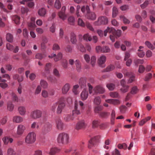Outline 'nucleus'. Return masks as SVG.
<instances>
[{"mask_svg": "<svg viewBox=\"0 0 155 155\" xmlns=\"http://www.w3.org/2000/svg\"><path fill=\"white\" fill-rule=\"evenodd\" d=\"M70 137L69 135L65 133L59 134L57 137V142L60 144L66 145L69 142Z\"/></svg>", "mask_w": 155, "mask_h": 155, "instance_id": "obj_1", "label": "nucleus"}, {"mask_svg": "<svg viewBox=\"0 0 155 155\" xmlns=\"http://www.w3.org/2000/svg\"><path fill=\"white\" fill-rule=\"evenodd\" d=\"M107 33H111L116 38H118L121 35V31L118 30H116L114 28L112 27H107V28L104 31V35L106 36Z\"/></svg>", "mask_w": 155, "mask_h": 155, "instance_id": "obj_2", "label": "nucleus"}, {"mask_svg": "<svg viewBox=\"0 0 155 155\" xmlns=\"http://www.w3.org/2000/svg\"><path fill=\"white\" fill-rule=\"evenodd\" d=\"M36 134L34 132L29 133L25 138V142L27 144H32L36 140Z\"/></svg>", "mask_w": 155, "mask_h": 155, "instance_id": "obj_3", "label": "nucleus"}, {"mask_svg": "<svg viewBox=\"0 0 155 155\" xmlns=\"http://www.w3.org/2000/svg\"><path fill=\"white\" fill-rule=\"evenodd\" d=\"M65 98L62 97L58 101V105L56 113L58 114H60L62 112V110L65 106L64 102Z\"/></svg>", "mask_w": 155, "mask_h": 155, "instance_id": "obj_4", "label": "nucleus"}, {"mask_svg": "<svg viewBox=\"0 0 155 155\" xmlns=\"http://www.w3.org/2000/svg\"><path fill=\"white\" fill-rule=\"evenodd\" d=\"M86 14L85 16L88 19L91 20H94L96 18V14L93 12L90 11L89 7L88 5L86 6Z\"/></svg>", "mask_w": 155, "mask_h": 155, "instance_id": "obj_5", "label": "nucleus"}, {"mask_svg": "<svg viewBox=\"0 0 155 155\" xmlns=\"http://www.w3.org/2000/svg\"><path fill=\"white\" fill-rule=\"evenodd\" d=\"M42 116V111L38 109H36L32 111L30 114V117L33 119H39Z\"/></svg>", "mask_w": 155, "mask_h": 155, "instance_id": "obj_6", "label": "nucleus"}, {"mask_svg": "<svg viewBox=\"0 0 155 155\" xmlns=\"http://www.w3.org/2000/svg\"><path fill=\"white\" fill-rule=\"evenodd\" d=\"M108 19L106 17L100 16L98 18L97 21L94 22V24L96 26L106 25L108 23Z\"/></svg>", "mask_w": 155, "mask_h": 155, "instance_id": "obj_7", "label": "nucleus"}, {"mask_svg": "<svg viewBox=\"0 0 155 155\" xmlns=\"http://www.w3.org/2000/svg\"><path fill=\"white\" fill-rule=\"evenodd\" d=\"M52 125L49 122L46 123L41 129V134L45 135L50 131L51 129Z\"/></svg>", "mask_w": 155, "mask_h": 155, "instance_id": "obj_8", "label": "nucleus"}, {"mask_svg": "<svg viewBox=\"0 0 155 155\" xmlns=\"http://www.w3.org/2000/svg\"><path fill=\"white\" fill-rule=\"evenodd\" d=\"M99 137L96 136L91 139L89 141L88 147L89 148H91L93 146H95L98 142Z\"/></svg>", "mask_w": 155, "mask_h": 155, "instance_id": "obj_9", "label": "nucleus"}, {"mask_svg": "<svg viewBox=\"0 0 155 155\" xmlns=\"http://www.w3.org/2000/svg\"><path fill=\"white\" fill-rule=\"evenodd\" d=\"M124 75L129 77L127 81L128 84L131 83L135 80V75L131 72H126L124 74Z\"/></svg>", "mask_w": 155, "mask_h": 155, "instance_id": "obj_10", "label": "nucleus"}, {"mask_svg": "<svg viewBox=\"0 0 155 155\" xmlns=\"http://www.w3.org/2000/svg\"><path fill=\"white\" fill-rule=\"evenodd\" d=\"M93 90L94 93V94H102L104 93L105 91L104 89L100 85L96 86L94 88Z\"/></svg>", "mask_w": 155, "mask_h": 155, "instance_id": "obj_11", "label": "nucleus"}, {"mask_svg": "<svg viewBox=\"0 0 155 155\" xmlns=\"http://www.w3.org/2000/svg\"><path fill=\"white\" fill-rule=\"evenodd\" d=\"M26 127L25 125L22 124L18 125L17 127V134L18 135H22L26 130Z\"/></svg>", "mask_w": 155, "mask_h": 155, "instance_id": "obj_12", "label": "nucleus"}, {"mask_svg": "<svg viewBox=\"0 0 155 155\" xmlns=\"http://www.w3.org/2000/svg\"><path fill=\"white\" fill-rule=\"evenodd\" d=\"M55 123L57 129L60 130H62L64 127V124L61 119L59 118L57 119L56 120Z\"/></svg>", "mask_w": 155, "mask_h": 155, "instance_id": "obj_13", "label": "nucleus"}, {"mask_svg": "<svg viewBox=\"0 0 155 155\" xmlns=\"http://www.w3.org/2000/svg\"><path fill=\"white\" fill-rule=\"evenodd\" d=\"M86 126V124L84 120H82L78 122L76 124V129L79 130L82 129L84 128Z\"/></svg>", "mask_w": 155, "mask_h": 155, "instance_id": "obj_14", "label": "nucleus"}, {"mask_svg": "<svg viewBox=\"0 0 155 155\" xmlns=\"http://www.w3.org/2000/svg\"><path fill=\"white\" fill-rule=\"evenodd\" d=\"M106 57L104 55H102L98 58V63L101 67H104V66L102 65L105 63L106 61Z\"/></svg>", "mask_w": 155, "mask_h": 155, "instance_id": "obj_15", "label": "nucleus"}, {"mask_svg": "<svg viewBox=\"0 0 155 155\" xmlns=\"http://www.w3.org/2000/svg\"><path fill=\"white\" fill-rule=\"evenodd\" d=\"M81 113L79 109V107H78V105L76 103L74 106V109L72 111V116L74 117L79 115Z\"/></svg>", "mask_w": 155, "mask_h": 155, "instance_id": "obj_16", "label": "nucleus"}, {"mask_svg": "<svg viewBox=\"0 0 155 155\" xmlns=\"http://www.w3.org/2000/svg\"><path fill=\"white\" fill-rule=\"evenodd\" d=\"M88 95V92L85 90H83L81 94V99L83 101L86 100L87 98Z\"/></svg>", "mask_w": 155, "mask_h": 155, "instance_id": "obj_17", "label": "nucleus"}, {"mask_svg": "<svg viewBox=\"0 0 155 155\" xmlns=\"http://www.w3.org/2000/svg\"><path fill=\"white\" fill-rule=\"evenodd\" d=\"M23 121V118L19 116H15L13 117V121L16 123H19L22 122Z\"/></svg>", "mask_w": 155, "mask_h": 155, "instance_id": "obj_18", "label": "nucleus"}, {"mask_svg": "<svg viewBox=\"0 0 155 155\" xmlns=\"http://www.w3.org/2000/svg\"><path fill=\"white\" fill-rule=\"evenodd\" d=\"M18 110L19 114L22 116L25 115L26 113V108L24 106H19L18 108Z\"/></svg>", "mask_w": 155, "mask_h": 155, "instance_id": "obj_19", "label": "nucleus"}, {"mask_svg": "<svg viewBox=\"0 0 155 155\" xmlns=\"http://www.w3.org/2000/svg\"><path fill=\"white\" fill-rule=\"evenodd\" d=\"M60 151V149L57 147H52L50 150L49 154L50 155H55Z\"/></svg>", "mask_w": 155, "mask_h": 155, "instance_id": "obj_20", "label": "nucleus"}, {"mask_svg": "<svg viewBox=\"0 0 155 155\" xmlns=\"http://www.w3.org/2000/svg\"><path fill=\"white\" fill-rule=\"evenodd\" d=\"M70 86L68 84H65L62 87V93L63 94H66L69 90Z\"/></svg>", "mask_w": 155, "mask_h": 155, "instance_id": "obj_21", "label": "nucleus"}, {"mask_svg": "<svg viewBox=\"0 0 155 155\" xmlns=\"http://www.w3.org/2000/svg\"><path fill=\"white\" fill-rule=\"evenodd\" d=\"M70 41L73 44H75L77 41L76 36L75 34L73 33H71L70 36Z\"/></svg>", "mask_w": 155, "mask_h": 155, "instance_id": "obj_22", "label": "nucleus"}, {"mask_svg": "<svg viewBox=\"0 0 155 155\" xmlns=\"http://www.w3.org/2000/svg\"><path fill=\"white\" fill-rule=\"evenodd\" d=\"M106 102L113 104L114 105H117L120 103V102L118 100L109 99L106 100Z\"/></svg>", "mask_w": 155, "mask_h": 155, "instance_id": "obj_23", "label": "nucleus"}, {"mask_svg": "<svg viewBox=\"0 0 155 155\" xmlns=\"http://www.w3.org/2000/svg\"><path fill=\"white\" fill-rule=\"evenodd\" d=\"M79 84L81 88L85 87L86 85V79L84 78H80L79 81Z\"/></svg>", "mask_w": 155, "mask_h": 155, "instance_id": "obj_24", "label": "nucleus"}, {"mask_svg": "<svg viewBox=\"0 0 155 155\" xmlns=\"http://www.w3.org/2000/svg\"><path fill=\"white\" fill-rule=\"evenodd\" d=\"M2 140L5 144H7L9 142L10 143H12L13 141V139L12 138L8 137H4L3 138Z\"/></svg>", "mask_w": 155, "mask_h": 155, "instance_id": "obj_25", "label": "nucleus"}, {"mask_svg": "<svg viewBox=\"0 0 155 155\" xmlns=\"http://www.w3.org/2000/svg\"><path fill=\"white\" fill-rule=\"evenodd\" d=\"M143 47L140 46L139 47V49L138 50V55L140 58H142L145 55V52L142 50H141V49H143Z\"/></svg>", "mask_w": 155, "mask_h": 155, "instance_id": "obj_26", "label": "nucleus"}, {"mask_svg": "<svg viewBox=\"0 0 155 155\" xmlns=\"http://www.w3.org/2000/svg\"><path fill=\"white\" fill-rule=\"evenodd\" d=\"M75 63L77 70L78 72H80L81 69V67L80 61L78 60H77L75 61Z\"/></svg>", "mask_w": 155, "mask_h": 155, "instance_id": "obj_27", "label": "nucleus"}, {"mask_svg": "<svg viewBox=\"0 0 155 155\" xmlns=\"http://www.w3.org/2000/svg\"><path fill=\"white\" fill-rule=\"evenodd\" d=\"M59 17L63 20H65L67 17V16L64 12H59L58 13Z\"/></svg>", "mask_w": 155, "mask_h": 155, "instance_id": "obj_28", "label": "nucleus"}, {"mask_svg": "<svg viewBox=\"0 0 155 155\" xmlns=\"http://www.w3.org/2000/svg\"><path fill=\"white\" fill-rule=\"evenodd\" d=\"M46 13V10L44 8H41L38 11V15L41 16H44Z\"/></svg>", "mask_w": 155, "mask_h": 155, "instance_id": "obj_29", "label": "nucleus"}, {"mask_svg": "<svg viewBox=\"0 0 155 155\" xmlns=\"http://www.w3.org/2000/svg\"><path fill=\"white\" fill-rule=\"evenodd\" d=\"M28 28L29 29L31 30H34L36 27L35 23L29 22L28 24Z\"/></svg>", "mask_w": 155, "mask_h": 155, "instance_id": "obj_30", "label": "nucleus"}, {"mask_svg": "<svg viewBox=\"0 0 155 155\" xmlns=\"http://www.w3.org/2000/svg\"><path fill=\"white\" fill-rule=\"evenodd\" d=\"M46 55L45 54L37 53L35 56V58L40 60L45 58L46 56Z\"/></svg>", "mask_w": 155, "mask_h": 155, "instance_id": "obj_31", "label": "nucleus"}, {"mask_svg": "<svg viewBox=\"0 0 155 155\" xmlns=\"http://www.w3.org/2000/svg\"><path fill=\"white\" fill-rule=\"evenodd\" d=\"M118 13V10L117 8L115 6H114L112 9V17L114 18L117 15Z\"/></svg>", "mask_w": 155, "mask_h": 155, "instance_id": "obj_32", "label": "nucleus"}, {"mask_svg": "<svg viewBox=\"0 0 155 155\" xmlns=\"http://www.w3.org/2000/svg\"><path fill=\"white\" fill-rule=\"evenodd\" d=\"M62 57V54L61 52H59L56 55L55 58H54V60L56 62L60 60Z\"/></svg>", "mask_w": 155, "mask_h": 155, "instance_id": "obj_33", "label": "nucleus"}, {"mask_svg": "<svg viewBox=\"0 0 155 155\" xmlns=\"http://www.w3.org/2000/svg\"><path fill=\"white\" fill-rule=\"evenodd\" d=\"M77 47L79 49L80 51L82 52H85L86 49L84 46L81 44L77 45Z\"/></svg>", "mask_w": 155, "mask_h": 155, "instance_id": "obj_34", "label": "nucleus"}, {"mask_svg": "<svg viewBox=\"0 0 155 155\" xmlns=\"http://www.w3.org/2000/svg\"><path fill=\"white\" fill-rule=\"evenodd\" d=\"M74 117L72 115H67L65 116L64 118V120L65 121L68 122L71 120H73Z\"/></svg>", "mask_w": 155, "mask_h": 155, "instance_id": "obj_35", "label": "nucleus"}, {"mask_svg": "<svg viewBox=\"0 0 155 155\" xmlns=\"http://www.w3.org/2000/svg\"><path fill=\"white\" fill-rule=\"evenodd\" d=\"M129 88V86L128 85L122 86L120 89V91L122 93H124L128 91Z\"/></svg>", "mask_w": 155, "mask_h": 155, "instance_id": "obj_36", "label": "nucleus"}, {"mask_svg": "<svg viewBox=\"0 0 155 155\" xmlns=\"http://www.w3.org/2000/svg\"><path fill=\"white\" fill-rule=\"evenodd\" d=\"M83 39L86 41L88 40L89 41H91L92 40L91 37L90 35L88 34H85L83 36Z\"/></svg>", "mask_w": 155, "mask_h": 155, "instance_id": "obj_37", "label": "nucleus"}, {"mask_svg": "<svg viewBox=\"0 0 155 155\" xmlns=\"http://www.w3.org/2000/svg\"><path fill=\"white\" fill-rule=\"evenodd\" d=\"M7 40L9 42H12L13 41V37L12 35L10 33H8L6 36Z\"/></svg>", "mask_w": 155, "mask_h": 155, "instance_id": "obj_38", "label": "nucleus"}, {"mask_svg": "<svg viewBox=\"0 0 155 155\" xmlns=\"http://www.w3.org/2000/svg\"><path fill=\"white\" fill-rule=\"evenodd\" d=\"M72 50L73 48L69 45H67L65 48V51L67 53H72Z\"/></svg>", "mask_w": 155, "mask_h": 155, "instance_id": "obj_39", "label": "nucleus"}, {"mask_svg": "<svg viewBox=\"0 0 155 155\" xmlns=\"http://www.w3.org/2000/svg\"><path fill=\"white\" fill-rule=\"evenodd\" d=\"M110 51V49L107 46H104L102 47V52L108 53Z\"/></svg>", "mask_w": 155, "mask_h": 155, "instance_id": "obj_40", "label": "nucleus"}, {"mask_svg": "<svg viewBox=\"0 0 155 155\" xmlns=\"http://www.w3.org/2000/svg\"><path fill=\"white\" fill-rule=\"evenodd\" d=\"M120 18L123 20L124 23L125 24H129L130 23V21L123 15L120 16Z\"/></svg>", "mask_w": 155, "mask_h": 155, "instance_id": "obj_41", "label": "nucleus"}, {"mask_svg": "<svg viewBox=\"0 0 155 155\" xmlns=\"http://www.w3.org/2000/svg\"><path fill=\"white\" fill-rule=\"evenodd\" d=\"M12 19L15 24H19L20 18L19 16L16 15H15L13 17Z\"/></svg>", "mask_w": 155, "mask_h": 155, "instance_id": "obj_42", "label": "nucleus"}, {"mask_svg": "<svg viewBox=\"0 0 155 155\" xmlns=\"http://www.w3.org/2000/svg\"><path fill=\"white\" fill-rule=\"evenodd\" d=\"M101 102L100 97L97 96L95 98L94 100V103L95 104L98 105L100 104Z\"/></svg>", "mask_w": 155, "mask_h": 155, "instance_id": "obj_43", "label": "nucleus"}, {"mask_svg": "<svg viewBox=\"0 0 155 155\" xmlns=\"http://www.w3.org/2000/svg\"><path fill=\"white\" fill-rule=\"evenodd\" d=\"M31 127L33 129L35 128L38 129L39 127V126L37 122H34L31 124Z\"/></svg>", "mask_w": 155, "mask_h": 155, "instance_id": "obj_44", "label": "nucleus"}, {"mask_svg": "<svg viewBox=\"0 0 155 155\" xmlns=\"http://www.w3.org/2000/svg\"><path fill=\"white\" fill-rule=\"evenodd\" d=\"M114 66L113 64H110L105 69V71L108 72L113 71L115 69Z\"/></svg>", "mask_w": 155, "mask_h": 155, "instance_id": "obj_45", "label": "nucleus"}, {"mask_svg": "<svg viewBox=\"0 0 155 155\" xmlns=\"http://www.w3.org/2000/svg\"><path fill=\"white\" fill-rule=\"evenodd\" d=\"M40 84L43 88H46L47 87L48 84L47 82L43 80L41 81Z\"/></svg>", "mask_w": 155, "mask_h": 155, "instance_id": "obj_46", "label": "nucleus"}, {"mask_svg": "<svg viewBox=\"0 0 155 155\" xmlns=\"http://www.w3.org/2000/svg\"><path fill=\"white\" fill-rule=\"evenodd\" d=\"M14 106L11 102H9L7 104V109L10 111H12L13 109Z\"/></svg>", "mask_w": 155, "mask_h": 155, "instance_id": "obj_47", "label": "nucleus"}, {"mask_svg": "<svg viewBox=\"0 0 155 155\" xmlns=\"http://www.w3.org/2000/svg\"><path fill=\"white\" fill-rule=\"evenodd\" d=\"M69 24L71 25H73L74 22V18L73 17H70L68 18Z\"/></svg>", "mask_w": 155, "mask_h": 155, "instance_id": "obj_48", "label": "nucleus"}, {"mask_svg": "<svg viewBox=\"0 0 155 155\" xmlns=\"http://www.w3.org/2000/svg\"><path fill=\"white\" fill-rule=\"evenodd\" d=\"M99 123V122L98 120H94L92 122V127L93 128H95L97 127Z\"/></svg>", "mask_w": 155, "mask_h": 155, "instance_id": "obj_49", "label": "nucleus"}, {"mask_svg": "<svg viewBox=\"0 0 155 155\" xmlns=\"http://www.w3.org/2000/svg\"><path fill=\"white\" fill-rule=\"evenodd\" d=\"M145 44L151 50H153L154 47L149 41H147L145 42Z\"/></svg>", "mask_w": 155, "mask_h": 155, "instance_id": "obj_50", "label": "nucleus"}, {"mask_svg": "<svg viewBox=\"0 0 155 155\" xmlns=\"http://www.w3.org/2000/svg\"><path fill=\"white\" fill-rule=\"evenodd\" d=\"M76 103L78 105V107L79 105L81 107V109H83L84 108V103L81 101H75L74 102V105Z\"/></svg>", "mask_w": 155, "mask_h": 155, "instance_id": "obj_51", "label": "nucleus"}, {"mask_svg": "<svg viewBox=\"0 0 155 155\" xmlns=\"http://www.w3.org/2000/svg\"><path fill=\"white\" fill-rule=\"evenodd\" d=\"M55 7L58 9H59L61 7V4L59 0H56L54 4Z\"/></svg>", "mask_w": 155, "mask_h": 155, "instance_id": "obj_52", "label": "nucleus"}, {"mask_svg": "<svg viewBox=\"0 0 155 155\" xmlns=\"http://www.w3.org/2000/svg\"><path fill=\"white\" fill-rule=\"evenodd\" d=\"M117 147L120 149H126L127 148V145L125 143L119 144L118 145Z\"/></svg>", "mask_w": 155, "mask_h": 155, "instance_id": "obj_53", "label": "nucleus"}, {"mask_svg": "<svg viewBox=\"0 0 155 155\" xmlns=\"http://www.w3.org/2000/svg\"><path fill=\"white\" fill-rule=\"evenodd\" d=\"M110 96L112 97L118 98L119 97V95L117 92H111L110 94Z\"/></svg>", "mask_w": 155, "mask_h": 155, "instance_id": "obj_54", "label": "nucleus"}, {"mask_svg": "<svg viewBox=\"0 0 155 155\" xmlns=\"http://www.w3.org/2000/svg\"><path fill=\"white\" fill-rule=\"evenodd\" d=\"M7 153L8 155H15V151L11 148L8 149Z\"/></svg>", "mask_w": 155, "mask_h": 155, "instance_id": "obj_55", "label": "nucleus"}, {"mask_svg": "<svg viewBox=\"0 0 155 155\" xmlns=\"http://www.w3.org/2000/svg\"><path fill=\"white\" fill-rule=\"evenodd\" d=\"M146 70L145 67L143 65H140L138 69V72L140 73H143Z\"/></svg>", "mask_w": 155, "mask_h": 155, "instance_id": "obj_56", "label": "nucleus"}, {"mask_svg": "<svg viewBox=\"0 0 155 155\" xmlns=\"http://www.w3.org/2000/svg\"><path fill=\"white\" fill-rule=\"evenodd\" d=\"M110 113L106 112H101L100 113V116L102 117L105 118L109 116Z\"/></svg>", "mask_w": 155, "mask_h": 155, "instance_id": "obj_57", "label": "nucleus"}, {"mask_svg": "<svg viewBox=\"0 0 155 155\" xmlns=\"http://www.w3.org/2000/svg\"><path fill=\"white\" fill-rule=\"evenodd\" d=\"M96 57L94 56H92L91 58V64L92 67H94L95 65L96 61Z\"/></svg>", "mask_w": 155, "mask_h": 155, "instance_id": "obj_58", "label": "nucleus"}, {"mask_svg": "<svg viewBox=\"0 0 155 155\" xmlns=\"http://www.w3.org/2000/svg\"><path fill=\"white\" fill-rule=\"evenodd\" d=\"M107 87L110 90L112 91L114 89L115 86L113 84H107Z\"/></svg>", "mask_w": 155, "mask_h": 155, "instance_id": "obj_59", "label": "nucleus"}, {"mask_svg": "<svg viewBox=\"0 0 155 155\" xmlns=\"http://www.w3.org/2000/svg\"><path fill=\"white\" fill-rule=\"evenodd\" d=\"M138 91V89L136 86L133 87L131 89L130 93L132 94H136Z\"/></svg>", "mask_w": 155, "mask_h": 155, "instance_id": "obj_60", "label": "nucleus"}, {"mask_svg": "<svg viewBox=\"0 0 155 155\" xmlns=\"http://www.w3.org/2000/svg\"><path fill=\"white\" fill-rule=\"evenodd\" d=\"M52 49L55 51L59 50H60V48L58 44L55 43L53 45Z\"/></svg>", "mask_w": 155, "mask_h": 155, "instance_id": "obj_61", "label": "nucleus"}, {"mask_svg": "<svg viewBox=\"0 0 155 155\" xmlns=\"http://www.w3.org/2000/svg\"><path fill=\"white\" fill-rule=\"evenodd\" d=\"M62 65L64 68H68V62L66 60H63L62 61Z\"/></svg>", "mask_w": 155, "mask_h": 155, "instance_id": "obj_62", "label": "nucleus"}, {"mask_svg": "<svg viewBox=\"0 0 155 155\" xmlns=\"http://www.w3.org/2000/svg\"><path fill=\"white\" fill-rule=\"evenodd\" d=\"M41 94L42 97L44 98H47L48 97L49 94L48 92L45 90L42 91Z\"/></svg>", "mask_w": 155, "mask_h": 155, "instance_id": "obj_63", "label": "nucleus"}, {"mask_svg": "<svg viewBox=\"0 0 155 155\" xmlns=\"http://www.w3.org/2000/svg\"><path fill=\"white\" fill-rule=\"evenodd\" d=\"M152 75L151 73H149L147 74L144 80L145 81H147L150 79L152 77Z\"/></svg>", "mask_w": 155, "mask_h": 155, "instance_id": "obj_64", "label": "nucleus"}]
</instances>
